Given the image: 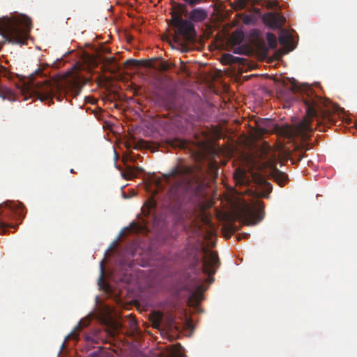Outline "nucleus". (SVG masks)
<instances>
[{
    "label": "nucleus",
    "instance_id": "1",
    "mask_svg": "<svg viewBox=\"0 0 357 357\" xmlns=\"http://www.w3.org/2000/svg\"><path fill=\"white\" fill-rule=\"evenodd\" d=\"M278 91L287 102L295 101L298 98L296 93H301L307 116L296 126V132L303 140L309 139L314 129L325 132L327 128L335 124L331 102L316 95L310 86L303 89L287 78L280 85Z\"/></svg>",
    "mask_w": 357,
    "mask_h": 357
},
{
    "label": "nucleus",
    "instance_id": "2",
    "mask_svg": "<svg viewBox=\"0 0 357 357\" xmlns=\"http://www.w3.org/2000/svg\"><path fill=\"white\" fill-rule=\"evenodd\" d=\"M43 75L40 69H37L30 75L29 84L33 92L42 101L53 98L61 101L64 96L70 95L77 96L81 87L79 82L75 78H65L59 80L50 79L45 77L43 80H36V77H42Z\"/></svg>",
    "mask_w": 357,
    "mask_h": 357
},
{
    "label": "nucleus",
    "instance_id": "3",
    "mask_svg": "<svg viewBox=\"0 0 357 357\" xmlns=\"http://www.w3.org/2000/svg\"><path fill=\"white\" fill-rule=\"evenodd\" d=\"M31 28V20L25 15L0 20V35L12 44L26 45Z\"/></svg>",
    "mask_w": 357,
    "mask_h": 357
},
{
    "label": "nucleus",
    "instance_id": "4",
    "mask_svg": "<svg viewBox=\"0 0 357 357\" xmlns=\"http://www.w3.org/2000/svg\"><path fill=\"white\" fill-rule=\"evenodd\" d=\"M237 218L247 225H254L261 222L264 217V204L257 201L255 206L244 202L238 208Z\"/></svg>",
    "mask_w": 357,
    "mask_h": 357
},
{
    "label": "nucleus",
    "instance_id": "5",
    "mask_svg": "<svg viewBox=\"0 0 357 357\" xmlns=\"http://www.w3.org/2000/svg\"><path fill=\"white\" fill-rule=\"evenodd\" d=\"M171 24L176 28L175 38L181 37L188 42L196 40L197 34L193 24L190 20L183 19L180 14H172Z\"/></svg>",
    "mask_w": 357,
    "mask_h": 357
},
{
    "label": "nucleus",
    "instance_id": "6",
    "mask_svg": "<svg viewBox=\"0 0 357 357\" xmlns=\"http://www.w3.org/2000/svg\"><path fill=\"white\" fill-rule=\"evenodd\" d=\"M203 252L202 270L205 274L208 275L207 282L211 284L214 280L211 275L216 272L219 267L220 260L217 252L211 251L208 248H204Z\"/></svg>",
    "mask_w": 357,
    "mask_h": 357
},
{
    "label": "nucleus",
    "instance_id": "7",
    "mask_svg": "<svg viewBox=\"0 0 357 357\" xmlns=\"http://www.w3.org/2000/svg\"><path fill=\"white\" fill-rule=\"evenodd\" d=\"M192 174V167L178 164L169 174H164L163 176L168 183H170L171 179L173 178L175 182L178 183V185H185L190 183Z\"/></svg>",
    "mask_w": 357,
    "mask_h": 357
},
{
    "label": "nucleus",
    "instance_id": "8",
    "mask_svg": "<svg viewBox=\"0 0 357 357\" xmlns=\"http://www.w3.org/2000/svg\"><path fill=\"white\" fill-rule=\"evenodd\" d=\"M271 151V147L267 146V149H263L261 151V157L267 159L268 165L271 167V176L273 181L276 182L280 186H284L288 181V176L284 172L277 169L275 166V159L268 156V152Z\"/></svg>",
    "mask_w": 357,
    "mask_h": 357
},
{
    "label": "nucleus",
    "instance_id": "9",
    "mask_svg": "<svg viewBox=\"0 0 357 357\" xmlns=\"http://www.w3.org/2000/svg\"><path fill=\"white\" fill-rule=\"evenodd\" d=\"M6 208L3 211L5 216L9 218L22 220L25 215V208L21 202H7L5 203Z\"/></svg>",
    "mask_w": 357,
    "mask_h": 357
},
{
    "label": "nucleus",
    "instance_id": "10",
    "mask_svg": "<svg viewBox=\"0 0 357 357\" xmlns=\"http://www.w3.org/2000/svg\"><path fill=\"white\" fill-rule=\"evenodd\" d=\"M157 99L159 103L167 109L176 108V93L172 89H167L162 93L158 94Z\"/></svg>",
    "mask_w": 357,
    "mask_h": 357
},
{
    "label": "nucleus",
    "instance_id": "11",
    "mask_svg": "<svg viewBox=\"0 0 357 357\" xmlns=\"http://www.w3.org/2000/svg\"><path fill=\"white\" fill-rule=\"evenodd\" d=\"M264 22L272 29H278L282 26L285 22V17L278 13H268L263 15Z\"/></svg>",
    "mask_w": 357,
    "mask_h": 357
},
{
    "label": "nucleus",
    "instance_id": "12",
    "mask_svg": "<svg viewBox=\"0 0 357 357\" xmlns=\"http://www.w3.org/2000/svg\"><path fill=\"white\" fill-rule=\"evenodd\" d=\"M208 17L207 11L202 8L192 9L188 15L189 20L192 22H202Z\"/></svg>",
    "mask_w": 357,
    "mask_h": 357
},
{
    "label": "nucleus",
    "instance_id": "13",
    "mask_svg": "<svg viewBox=\"0 0 357 357\" xmlns=\"http://www.w3.org/2000/svg\"><path fill=\"white\" fill-rule=\"evenodd\" d=\"M222 61L225 64H234L238 63L240 65H244L246 62V59L241 57L234 56L231 54H224L222 57Z\"/></svg>",
    "mask_w": 357,
    "mask_h": 357
},
{
    "label": "nucleus",
    "instance_id": "14",
    "mask_svg": "<svg viewBox=\"0 0 357 357\" xmlns=\"http://www.w3.org/2000/svg\"><path fill=\"white\" fill-rule=\"evenodd\" d=\"M90 324V319H84L79 321L74 330L66 337V340L77 339V332L81 331L83 328L86 327Z\"/></svg>",
    "mask_w": 357,
    "mask_h": 357
},
{
    "label": "nucleus",
    "instance_id": "15",
    "mask_svg": "<svg viewBox=\"0 0 357 357\" xmlns=\"http://www.w3.org/2000/svg\"><path fill=\"white\" fill-rule=\"evenodd\" d=\"M150 321L154 328H160L161 324L163 321V314L160 312H153L150 315Z\"/></svg>",
    "mask_w": 357,
    "mask_h": 357
},
{
    "label": "nucleus",
    "instance_id": "16",
    "mask_svg": "<svg viewBox=\"0 0 357 357\" xmlns=\"http://www.w3.org/2000/svg\"><path fill=\"white\" fill-rule=\"evenodd\" d=\"M234 178L236 181V185H245L248 182L246 175L243 172H236L234 174Z\"/></svg>",
    "mask_w": 357,
    "mask_h": 357
},
{
    "label": "nucleus",
    "instance_id": "17",
    "mask_svg": "<svg viewBox=\"0 0 357 357\" xmlns=\"http://www.w3.org/2000/svg\"><path fill=\"white\" fill-rule=\"evenodd\" d=\"M138 168L128 167L122 173V176L125 179L129 180L136 176V170Z\"/></svg>",
    "mask_w": 357,
    "mask_h": 357
},
{
    "label": "nucleus",
    "instance_id": "18",
    "mask_svg": "<svg viewBox=\"0 0 357 357\" xmlns=\"http://www.w3.org/2000/svg\"><path fill=\"white\" fill-rule=\"evenodd\" d=\"M278 40L280 45L288 46L291 43V37L288 33L283 31L279 36Z\"/></svg>",
    "mask_w": 357,
    "mask_h": 357
},
{
    "label": "nucleus",
    "instance_id": "19",
    "mask_svg": "<svg viewBox=\"0 0 357 357\" xmlns=\"http://www.w3.org/2000/svg\"><path fill=\"white\" fill-rule=\"evenodd\" d=\"M233 52L237 54L248 55L250 53V50L246 45H238L233 47Z\"/></svg>",
    "mask_w": 357,
    "mask_h": 357
},
{
    "label": "nucleus",
    "instance_id": "20",
    "mask_svg": "<svg viewBox=\"0 0 357 357\" xmlns=\"http://www.w3.org/2000/svg\"><path fill=\"white\" fill-rule=\"evenodd\" d=\"M266 40H267L269 48L275 49L277 47V38H276V36L273 33H272L271 32L267 33Z\"/></svg>",
    "mask_w": 357,
    "mask_h": 357
},
{
    "label": "nucleus",
    "instance_id": "21",
    "mask_svg": "<svg viewBox=\"0 0 357 357\" xmlns=\"http://www.w3.org/2000/svg\"><path fill=\"white\" fill-rule=\"evenodd\" d=\"M167 322L166 327L168 331L172 333L179 331V327L176 325L175 321L172 317L168 318Z\"/></svg>",
    "mask_w": 357,
    "mask_h": 357
},
{
    "label": "nucleus",
    "instance_id": "22",
    "mask_svg": "<svg viewBox=\"0 0 357 357\" xmlns=\"http://www.w3.org/2000/svg\"><path fill=\"white\" fill-rule=\"evenodd\" d=\"M105 64L108 66V68H109V70L111 72H114L118 68V66L116 64V59L114 56L106 59Z\"/></svg>",
    "mask_w": 357,
    "mask_h": 357
},
{
    "label": "nucleus",
    "instance_id": "23",
    "mask_svg": "<svg viewBox=\"0 0 357 357\" xmlns=\"http://www.w3.org/2000/svg\"><path fill=\"white\" fill-rule=\"evenodd\" d=\"M243 33L241 31L236 30L232 34V38L235 44L239 45L243 40Z\"/></svg>",
    "mask_w": 357,
    "mask_h": 357
},
{
    "label": "nucleus",
    "instance_id": "24",
    "mask_svg": "<svg viewBox=\"0 0 357 357\" xmlns=\"http://www.w3.org/2000/svg\"><path fill=\"white\" fill-rule=\"evenodd\" d=\"M13 96L12 91L6 87H0V97L2 98H10Z\"/></svg>",
    "mask_w": 357,
    "mask_h": 357
},
{
    "label": "nucleus",
    "instance_id": "25",
    "mask_svg": "<svg viewBox=\"0 0 357 357\" xmlns=\"http://www.w3.org/2000/svg\"><path fill=\"white\" fill-rule=\"evenodd\" d=\"M234 8L236 10L243 9L247 5V0H235L234 2Z\"/></svg>",
    "mask_w": 357,
    "mask_h": 357
},
{
    "label": "nucleus",
    "instance_id": "26",
    "mask_svg": "<svg viewBox=\"0 0 357 357\" xmlns=\"http://www.w3.org/2000/svg\"><path fill=\"white\" fill-rule=\"evenodd\" d=\"M263 182L264 183L266 190V192L263 193V195H261V197H268V194L271 193V192L272 191L273 186L268 182H266L265 181H263Z\"/></svg>",
    "mask_w": 357,
    "mask_h": 357
},
{
    "label": "nucleus",
    "instance_id": "27",
    "mask_svg": "<svg viewBox=\"0 0 357 357\" xmlns=\"http://www.w3.org/2000/svg\"><path fill=\"white\" fill-rule=\"evenodd\" d=\"M0 75L7 78H10V73L8 70V69L6 67L0 65Z\"/></svg>",
    "mask_w": 357,
    "mask_h": 357
},
{
    "label": "nucleus",
    "instance_id": "28",
    "mask_svg": "<svg viewBox=\"0 0 357 357\" xmlns=\"http://www.w3.org/2000/svg\"><path fill=\"white\" fill-rule=\"evenodd\" d=\"M158 69L162 71H167L169 69V65L166 61H161L159 64Z\"/></svg>",
    "mask_w": 357,
    "mask_h": 357
},
{
    "label": "nucleus",
    "instance_id": "29",
    "mask_svg": "<svg viewBox=\"0 0 357 357\" xmlns=\"http://www.w3.org/2000/svg\"><path fill=\"white\" fill-rule=\"evenodd\" d=\"M130 227L131 229L135 232L140 231L141 230L143 229V227L141 225L134 222L130 225Z\"/></svg>",
    "mask_w": 357,
    "mask_h": 357
},
{
    "label": "nucleus",
    "instance_id": "30",
    "mask_svg": "<svg viewBox=\"0 0 357 357\" xmlns=\"http://www.w3.org/2000/svg\"><path fill=\"white\" fill-rule=\"evenodd\" d=\"M278 1L277 0H270L267 3V7L269 8H274L278 7Z\"/></svg>",
    "mask_w": 357,
    "mask_h": 357
},
{
    "label": "nucleus",
    "instance_id": "31",
    "mask_svg": "<svg viewBox=\"0 0 357 357\" xmlns=\"http://www.w3.org/2000/svg\"><path fill=\"white\" fill-rule=\"evenodd\" d=\"M259 47L261 49V50L264 52V53H267L268 52V47L266 46V44L264 43V40H261V42L259 43Z\"/></svg>",
    "mask_w": 357,
    "mask_h": 357
},
{
    "label": "nucleus",
    "instance_id": "32",
    "mask_svg": "<svg viewBox=\"0 0 357 357\" xmlns=\"http://www.w3.org/2000/svg\"><path fill=\"white\" fill-rule=\"evenodd\" d=\"M85 340L87 341V342H95V340L93 339V337H91L90 335H86L85 336Z\"/></svg>",
    "mask_w": 357,
    "mask_h": 357
},
{
    "label": "nucleus",
    "instance_id": "33",
    "mask_svg": "<svg viewBox=\"0 0 357 357\" xmlns=\"http://www.w3.org/2000/svg\"><path fill=\"white\" fill-rule=\"evenodd\" d=\"M199 291H200L201 292H203V291H205V289H204L203 285H200V286L199 287Z\"/></svg>",
    "mask_w": 357,
    "mask_h": 357
},
{
    "label": "nucleus",
    "instance_id": "34",
    "mask_svg": "<svg viewBox=\"0 0 357 357\" xmlns=\"http://www.w3.org/2000/svg\"><path fill=\"white\" fill-rule=\"evenodd\" d=\"M241 235H242V236H243V238H248L249 237V236H250V234H247V233H245V234H241Z\"/></svg>",
    "mask_w": 357,
    "mask_h": 357
},
{
    "label": "nucleus",
    "instance_id": "35",
    "mask_svg": "<svg viewBox=\"0 0 357 357\" xmlns=\"http://www.w3.org/2000/svg\"><path fill=\"white\" fill-rule=\"evenodd\" d=\"M137 89H134V92H133L134 96H137V95H138Z\"/></svg>",
    "mask_w": 357,
    "mask_h": 357
},
{
    "label": "nucleus",
    "instance_id": "36",
    "mask_svg": "<svg viewBox=\"0 0 357 357\" xmlns=\"http://www.w3.org/2000/svg\"><path fill=\"white\" fill-rule=\"evenodd\" d=\"M181 148H183L184 147V143L183 142H181V144L179 145Z\"/></svg>",
    "mask_w": 357,
    "mask_h": 357
},
{
    "label": "nucleus",
    "instance_id": "37",
    "mask_svg": "<svg viewBox=\"0 0 357 357\" xmlns=\"http://www.w3.org/2000/svg\"><path fill=\"white\" fill-rule=\"evenodd\" d=\"M130 61L134 62V63H137V60H131Z\"/></svg>",
    "mask_w": 357,
    "mask_h": 357
},
{
    "label": "nucleus",
    "instance_id": "38",
    "mask_svg": "<svg viewBox=\"0 0 357 357\" xmlns=\"http://www.w3.org/2000/svg\"><path fill=\"white\" fill-rule=\"evenodd\" d=\"M102 271H103V267H102V264H101V272L102 273Z\"/></svg>",
    "mask_w": 357,
    "mask_h": 357
},
{
    "label": "nucleus",
    "instance_id": "39",
    "mask_svg": "<svg viewBox=\"0 0 357 357\" xmlns=\"http://www.w3.org/2000/svg\"><path fill=\"white\" fill-rule=\"evenodd\" d=\"M70 172H71V173H74V172H74V169H70Z\"/></svg>",
    "mask_w": 357,
    "mask_h": 357
}]
</instances>
